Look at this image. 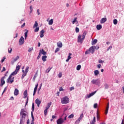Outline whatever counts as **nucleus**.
<instances>
[{
    "label": "nucleus",
    "mask_w": 124,
    "mask_h": 124,
    "mask_svg": "<svg viewBox=\"0 0 124 124\" xmlns=\"http://www.w3.org/2000/svg\"><path fill=\"white\" fill-rule=\"evenodd\" d=\"M20 116H21L20 121V124H24V122H25V119H26V116H27V111L25 108H22L21 109Z\"/></svg>",
    "instance_id": "1"
},
{
    "label": "nucleus",
    "mask_w": 124,
    "mask_h": 124,
    "mask_svg": "<svg viewBox=\"0 0 124 124\" xmlns=\"http://www.w3.org/2000/svg\"><path fill=\"white\" fill-rule=\"evenodd\" d=\"M86 35H87V31H84L82 34V35L79 34L78 37V43H80V44H82L83 43V42L84 41V39L86 38Z\"/></svg>",
    "instance_id": "2"
},
{
    "label": "nucleus",
    "mask_w": 124,
    "mask_h": 124,
    "mask_svg": "<svg viewBox=\"0 0 124 124\" xmlns=\"http://www.w3.org/2000/svg\"><path fill=\"white\" fill-rule=\"evenodd\" d=\"M14 74L12 75V73L9 76V78L7 79V83H9V84H12L13 82H14V77H12V76H14Z\"/></svg>",
    "instance_id": "3"
},
{
    "label": "nucleus",
    "mask_w": 124,
    "mask_h": 124,
    "mask_svg": "<svg viewBox=\"0 0 124 124\" xmlns=\"http://www.w3.org/2000/svg\"><path fill=\"white\" fill-rule=\"evenodd\" d=\"M69 102V99L67 96H65L61 99V103L62 104H67Z\"/></svg>",
    "instance_id": "4"
},
{
    "label": "nucleus",
    "mask_w": 124,
    "mask_h": 124,
    "mask_svg": "<svg viewBox=\"0 0 124 124\" xmlns=\"http://www.w3.org/2000/svg\"><path fill=\"white\" fill-rule=\"evenodd\" d=\"M29 68H30V67L29 66H27L25 71L24 70H22L23 74L21 77L22 79H24L25 76H27V74L28 73V72H29Z\"/></svg>",
    "instance_id": "5"
},
{
    "label": "nucleus",
    "mask_w": 124,
    "mask_h": 124,
    "mask_svg": "<svg viewBox=\"0 0 124 124\" xmlns=\"http://www.w3.org/2000/svg\"><path fill=\"white\" fill-rule=\"evenodd\" d=\"M91 83H92V84L93 85H99V84H100V81L98 79H93Z\"/></svg>",
    "instance_id": "6"
},
{
    "label": "nucleus",
    "mask_w": 124,
    "mask_h": 124,
    "mask_svg": "<svg viewBox=\"0 0 124 124\" xmlns=\"http://www.w3.org/2000/svg\"><path fill=\"white\" fill-rule=\"evenodd\" d=\"M21 67V66H20V65H18L16 67V70L13 72V73H12V75H16V74H17V73H18V71H19V70L20 69V68Z\"/></svg>",
    "instance_id": "7"
},
{
    "label": "nucleus",
    "mask_w": 124,
    "mask_h": 124,
    "mask_svg": "<svg viewBox=\"0 0 124 124\" xmlns=\"http://www.w3.org/2000/svg\"><path fill=\"white\" fill-rule=\"evenodd\" d=\"M25 43V40H24V37L21 36L19 40V45H23Z\"/></svg>",
    "instance_id": "8"
},
{
    "label": "nucleus",
    "mask_w": 124,
    "mask_h": 124,
    "mask_svg": "<svg viewBox=\"0 0 124 124\" xmlns=\"http://www.w3.org/2000/svg\"><path fill=\"white\" fill-rule=\"evenodd\" d=\"M4 78L5 77H3L1 78L0 79V87H2V86H3V85L5 84V81H4Z\"/></svg>",
    "instance_id": "9"
},
{
    "label": "nucleus",
    "mask_w": 124,
    "mask_h": 124,
    "mask_svg": "<svg viewBox=\"0 0 124 124\" xmlns=\"http://www.w3.org/2000/svg\"><path fill=\"white\" fill-rule=\"evenodd\" d=\"M96 93V91L91 93L87 95L86 98H90V97H91V96L94 95V94H95Z\"/></svg>",
    "instance_id": "10"
},
{
    "label": "nucleus",
    "mask_w": 124,
    "mask_h": 124,
    "mask_svg": "<svg viewBox=\"0 0 124 124\" xmlns=\"http://www.w3.org/2000/svg\"><path fill=\"white\" fill-rule=\"evenodd\" d=\"M89 51L91 54H93L94 53V46H92L91 47L89 48Z\"/></svg>",
    "instance_id": "11"
},
{
    "label": "nucleus",
    "mask_w": 124,
    "mask_h": 124,
    "mask_svg": "<svg viewBox=\"0 0 124 124\" xmlns=\"http://www.w3.org/2000/svg\"><path fill=\"white\" fill-rule=\"evenodd\" d=\"M36 104H37V107H39V105L41 104V101L39 100L38 98L36 99L35 101Z\"/></svg>",
    "instance_id": "12"
},
{
    "label": "nucleus",
    "mask_w": 124,
    "mask_h": 124,
    "mask_svg": "<svg viewBox=\"0 0 124 124\" xmlns=\"http://www.w3.org/2000/svg\"><path fill=\"white\" fill-rule=\"evenodd\" d=\"M19 56H17L16 58H14L13 60L11 62L12 64H14L15 62H17V60H19Z\"/></svg>",
    "instance_id": "13"
},
{
    "label": "nucleus",
    "mask_w": 124,
    "mask_h": 124,
    "mask_svg": "<svg viewBox=\"0 0 124 124\" xmlns=\"http://www.w3.org/2000/svg\"><path fill=\"white\" fill-rule=\"evenodd\" d=\"M62 123H63V119L62 118H60L57 121V124H62Z\"/></svg>",
    "instance_id": "14"
},
{
    "label": "nucleus",
    "mask_w": 124,
    "mask_h": 124,
    "mask_svg": "<svg viewBox=\"0 0 124 124\" xmlns=\"http://www.w3.org/2000/svg\"><path fill=\"white\" fill-rule=\"evenodd\" d=\"M106 21H107V18L106 17H104L101 19L100 23L104 24V23H105V22H106Z\"/></svg>",
    "instance_id": "15"
},
{
    "label": "nucleus",
    "mask_w": 124,
    "mask_h": 124,
    "mask_svg": "<svg viewBox=\"0 0 124 124\" xmlns=\"http://www.w3.org/2000/svg\"><path fill=\"white\" fill-rule=\"evenodd\" d=\"M38 87V83L36 85L34 89V92H33V95L34 96L35 95V93H36V91H37V88Z\"/></svg>",
    "instance_id": "16"
},
{
    "label": "nucleus",
    "mask_w": 124,
    "mask_h": 124,
    "mask_svg": "<svg viewBox=\"0 0 124 124\" xmlns=\"http://www.w3.org/2000/svg\"><path fill=\"white\" fill-rule=\"evenodd\" d=\"M31 117L32 118V121L31 124H34V117L33 116V114L32 113V112H31Z\"/></svg>",
    "instance_id": "17"
},
{
    "label": "nucleus",
    "mask_w": 124,
    "mask_h": 124,
    "mask_svg": "<svg viewBox=\"0 0 124 124\" xmlns=\"http://www.w3.org/2000/svg\"><path fill=\"white\" fill-rule=\"evenodd\" d=\"M57 45L59 48H62V43L59 42L57 43Z\"/></svg>",
    "instance_id": "18"
},
{
    "label": "nucleus",
    "mask_w": 124,
    "mask_h": 124,
    "mask_svg": "<svg viewBox=\"0 0 124 124\" xmlns=\"http://www.w3.org/2000/svg\"><path fill=\"white\" fill-rule=\"evenodd\" d=\"M14 94L15 95H18L19 94V90L17 89V88L15 89Z\"/></svg>",
    "instance_id": "19"
},
{
    "label": "nucleus",
    "mask_w": 124,
    "mask_h": 124,
    "mask_svg": "<svg viewBox=\"0 0 124 124\" xmlns=\"http://www.w3.org/2000/svg\"><path fill=\"white\" fill-rule=\"evenodd\" d=\"M40 34L41 38H42V37H44V30H42L40 31Z\"/></svg>",
    "instance_id": "20"
},
{
    "label": "nucleus",
    "mask_w": 124,
    "mask_h": 124,
    "mask_svg": "<svg viewBox=\"0 0 124 124\" xmlns=\"http://www.w3.org/2000/svg\"><path fill=\"white\" fill-rule=\"evenodd\" d=\"M24 98H27V96H28V91L25 90L23 93Z\"/></svg>",
    "instance_id": "21"
},
{
    "label": "nucleus",
    "mask_w": 124,
    "mask_h": 124,
    "mask_svg": "<svg viewBox=\"0 0 124 124\" xmlns=\"http://www.w3.org/2000/svg\"><path fill=\"white\" fill-rule=\"evenodd\" d=\"M72 55V54L71 53H69V55L67 59L66 60V62H68L69 61V60H70V59H71V55Z\"/></svg>",
    "instance_id": "22"
},
{
    "label": "nucleus",
    "mask_w": 124,
    "mask_h": 124,
    "mask_svg": "<svg viewBox=\"0 0 124 124\" xmlns=\"http://www.w3.org/2000/svg\"><path fill=\"white\" fill-rule=\"evenodd\" d=\"M108 110H109V103L108 104V106L106 107V109L105 110L106 115H107V114H108Z\"/></svg>",
    "instance_id": "23"
},
{
    "label": "nucleus",
    "mask_w": 124,
    "mask_h": 124,
    "mask_svg": "<svg viewBox=\"0 0 124 124\" xmlns=\"http://www.w3.org/2000/svg\"><path fill=\"white\" fill-rule=\"evenodd\" d=\"M96 29H97V30H98V31H99V30H101V29H102V26H101V25H100V24L97 25L96 26Z\"/></svg>",
    "instance_id": "24"
},
{
    "label": "nucleus",
    "mask_w": 124,
    "mask_h": 124,
    "mask_svg": "<svg viewBox=\"0 0 124 124\" xmlns=\"http://www.w3.org/2000/svg\"><path fill=\"white\" fill-rule=\"evenodd\" d=\"M78 23V20H77V17H75L74 19L72 21V23L74 25L75 23Z\"/></svg>",
    "instance_id": "25"
},
{
    "label": "nucleus",
    "mask_w": 124,
    "mask_h": 124,
    "mask_svg": "<svg viewBox=\"0 0 124 124\" xmlns=\"http://www.w3.org/2000/svg\"><path fill=\"white\" fill-rule=\"evenodd\" d=\"M46 59H47V56L46 55L43 56L42 57V60L44 62H46Z\"/></svg>",
    "instance_id": "26"
},
{
    "label": "nucleus",
    "mask_w": 124,
    "mask_h": 124,
    "mask_svg": "<svg viewBox=\"0 0 124 124\" xmlns=\"http://www.w3.org/2000/svg\"><path fill=\"white\" fill-rule=\"evenodd\" d=\"M52 105V102H50L49 103H48L47 104V106L46 107V109L48 110V109H49V108H50V106Z\"/></svg>",
    "instance_id": "27"
},
{
    "label": "nucleus",
    "mask_w": 124,
    "mask_h": 124,
    "mask_svg": "<svg viewBox=\"0 0 124 124\" xmlns=\"http://www.w3.org/2000/svg\"><path fill=\"white\" fill-rule=\"evenodd\" d=\"M95 76H97L99 74V71L98 70H96L94 71Z\"/></svg>",
    "instance_id": "28"
},
{
    "label": "nucleus",
    "mask_w": 124,
    "mask_h": 124,
    "mask_svg": "<svg viewBox=\"0 0 124 124\" xmlns=\"http://www.w3.org/2000/svg\"><path fill=\"white\" fill-rule=\"evenodd\" d=\"M26 31L24 33L25 34V39H27V37H28V33L29 32V31L26 30Z\"/></svg>",
    "instance_id": "29"
},
{
    "label": "nucleus",
    "mask_w": 124,
    "mask_h": 124,
    "mask_svg": "<svg viewBox=\"0 0 124 124\" xmlns=\"http://www.w3.org/2000/svg\"><path fill=\"white\" fill-rule=\"evenodd\" d=\"M38 26V23H37V21L35 22V24H34L33 26V28L34 29L35 28H37V26Z\"/></svg>",
    "instance_id": "30"
},
{
    "label": "nucleus",
    "mask_w": 124,
    "mask_h": 124,
    "mask_svg": "<svg viewBox=\"0 0 124 124\" xmlns=\"http://www.w3.org/2000/svg\"><path fill=\"white\" fill-rule=\"evenodd\" d=\"M41 54H42V55H46L47 54V52L46 51H45L44 50V49H42V51H41Z\"/></svg>",
    "instance_id": "31"
},
{
    "label": "nucleus",
    "mask_w": 124,
    "mask_h": 124,
    "mask_svg": "<svg viewBox=\"0 0 124 124\" xmlns=\"http://www.w3.org/2000/svg\"><path fill=\"white\" fill-rule=\"evenodd\" d=\"M96 43H97V40L96 39H94L93 41H92V45H94V44H96Z\"/></svg>",
    "instance_id": "32"
},
{
    "label": "nucleus",
    "mask_w": 124,
    "mask_h": 124,
    "mask_svg": "<svg viewBox=\"0 0 124 124\" xmlns=\"http://www.w3.org/2000/svg\"><path fill=\"white\" fill-rule=\"evenodd\" d=\"M53 19H51L48 21V25H53Z\"/></svg>",
    "instance_id": "33"
},
{
    "label": "nucleus",
    "mask_w": 124,
    "mask_h": 124,
    "mask_svg": "<svg viewBox=\"0 0 124 124\" xmlns=\"http://www.w3.org/2000/svg\"><path fill=\"white\" fill-rule=\"evenodd\" d=\"M113 24L114 25H117L118 24V20L117 19H115L113 20Z\"/></svg>",
    "instance_id": "34"
},
{
    "label": "nucleus",
    "mask_w": 124,
    "mask_h": 124,
    "mask_svg": "<svg viewBox=\"0 0 124 124\" xmlns=\"http://www.w3.org/2000/svg\"><path fill=\"white\" fill-rule=\"evenodd\" d=\"M74 117V114H72L68 116L69 119H73Z\"/></svg>",
    "instance_id": "35"
},
{
    "label": "nucleus",
    "mask_w": 124,
    "mask_h": 124,
    "mask_svg": "<svg viewBox=\"0 0 124 124\" xmlns=\"http://www.w3.org/2000/svg\"><path fill=\"white\" fill-rule=\"evenodd\" d=\"M81 120L80 119H78L75 123L76 124H79Z\"/></svg>",
    "instance_id": "36"
},
{
    "label": "nucleus",
    "mask_w": 124,
    "mask_h": 124,
    "mask_svg": "<svg viewBox=\"0 0 124 124\" xmlns=\"http://www.w3.org/2000/svg\"><path fill=\"white\" fill-rule=\"evenodd\" d=\"M8 53H9V54H11V52H12V48L9 47L8 49Z\"/></svg>",
    "instance_id": "37"
},
{
    "label": "nucleus",
    "mask_w": 124,
    "mask_h": 124,
    "mask_svg": "<svg viewBox=\"0 0 124 124\" xmlns=\"http://www.w3.org/2000/svg\"><path fill=\"white\" fill-rule=\"evenodd\" d=\"M52 68H53V67H52L50 68H48V69H47L46 70V73H49V72H50V71L52 69Z\"/></svg>",
    "instance_id": "38"
},
{
    "label": "nucleus",
    "mask_w": 124,
    "mask_h": 124,
    "mask_svg": "<svg viewBox=\"0 0 124 124\" xmlns=\"http://www.w3.org/2000/svg\"><path fill=\"white\" fill-rule=\"evenodd\" d=\"M41 57V50H40L39 54L37 57V60H39Z\"/></svg>",
    "instance_id": "39"
},
{
    "label": "nucleus",
    "mask_w": 124,
    "mask_h": 124,
    "mask_svg": "<svg viewBox=\"0 0 124 124\" xmlns=\"http://www.w3.org/2000/svg\"><path fill=\"white\" fill-rule=\"evenodd\" d=\"M33 111H34V103H33L32 104V112H33Z\"/></svg>",
    "instance_id": "40"
},
{
    "label": "nucleus",
    "mask_w": 124,
    "mask_h": 124,
    "mask_svg": "<svg viewBox=\"0 0 124 124\" xmlns=\"http://www.w3.org/2000/svg\"><path fill=\"white\" fill-rule=\"evenodd\" d=\"M81 69V65H78L77 67V70H80Z\"/></svg>",
    "instance_id": "41"
},
{
    "label": "nucleus",
    "mask_w": 124,
    "mask_h": 124,
    "mask_svg": "<svg viewBox=\"0 0 124 124\" xmlns=\"http://www.w3.org/2000/svg\"><path fill=\"white\" fill-rule=\"evenodd\" d=\"M39 31V27H37L34 31V32H37Z\"/></svg>",
    "instance_id": "42"
},
{
    "label": "nucleus",
    "mask_w": 124,
    "mask_h": 124,
    "mask_svg": "<svg viewBox=\"0 0 124 124\" xmlns=\"http://www.w3.org/2000/svg\"><path fill=\"white\" fill-rule=\"evenodd\" d=\"M37 77V73H36L33 78V80H35V78Z\"/></svg>",
    "instance_id": "43"
},
{
    "label": "nucleus",
    "mask_w": 124,
    "mask_h": 124,
    "mask_svg": "<svg viewBox=\"0 0 124 124\" xmlns=\"http://www.w3.org/2000/svg\"><path fill=\"white\" fill-rule=\"evenodd\" d=\"M94 123H95V117H93V120L92 121V122L91 124H94Z\"/></svg>",
    "instance_id": "44"
},
{
    "label": "nucleus",
    "mask_w": 124,
    "mask_h": 124,
    "mask_svg": "<svg viewBox=\"0 0 124 124\" xmlns=\"http://www.w3.org/2000/svg\"><path fill=\"white\" fill-rule=\"evenodd\" d=\"M47 111H48V109H47L46 108V109L44 110L45 116H46L47 115Z\"/></svg>",
    "instance_id": "45"
},
{
    "label": "nucleus",
    "mask_w": 124,
    "mask_h": 124,
    "mask_svg": "<svg viewBox=\"0 0 124 124\" xmlns=\"http://www.w3.org/2000/svg\"><path fill=\"white\" fill-rule=\"evenodd\" d=\"M7 90V87H5V88L4 89V90L3 91V93H2V94H3V93H5V92H6V90Z\"/></svg>",
    "instance_id": "46"
},
{
    "label": "nucleus",
    "mask_w": 124,
    "mask_h": 124,
    "mask_svg": "<svg viewBox=\"0 0 124 124\" xmlns=\"http://www.w3.org/2000/svg\"><path fill=\"white\" fill-rule=\"evenodd\" d=\"M84 117V115L83 114V113H82L80 116V117L78 119H80V120H82L83 119V117Z\"/></svg>",
    "instance_id": "47"
},
{
    "label": "nucleus",
    "mask_w": 124,
    "mask_h": 124,
    "mask_svg": "<svg viewBox=\"0 0 124 124\" xmlns=\"http://www.w3.org/2000/svg\"><path fill=\"white\" fill-rule=\"evenodd\" d=\"M79 31H80V30H79V28H78V27H76V32L77 33L79 32Z\"/></svg>",
    "instance_id": "48"
},
{
    "label": "nucleus",
    "mask_w": 124,
    "mask_h": 124,
    "mask_svg": "<svg viewBox=\"0 0 124 124\" xmlns=\"http://www.w3.org/2000/svg\"><path fill=\"white\" fill-rule=\"evenodd\" d=\"M33 47H31V48H30L28 49V52H31V51H33Z\"/></svg>",
    "instance_id": "49"
},
{
    "label": "nucleus",
    "mask_w": 124,
    "mask_h": 124,
    "mask_svg": "<svg viewBox=\"0 0 124 124\" xmlns=\"http://www.w3.org/2000/svg\"><path fill=\"white\" fill-rule=\"evenodd\" d=\"M28 103H29V97H28L27 99V101H26V104H25V107L27 106Z\"/></svg>",
    "instance_id": "50"
},
{
    "label": "nucleus",
    "mask_w": 124,
    "mask_h": 124,
    "mask_svg": "<svg viewBox=\"0 0 124 124\" xmlns=\"http://www.w3.org/2000/svg\"><path fill=\"white\" fill-rule=\"evenodd\" d=\"M94 48L95 49V50H98L99 49V46H94Z\"/></svg>",
    "instance_id": "51"
},
{
    "label": "nucleus",
    "mask_w": 124,
    "mask_h": 124,
    "mask_svg": "<svg viewBox=\"0 0 124 124\" xmlns=\"http://www.w3.org/2000/svg\"><path fill=\"white\" fill-rule=\"evenodd\" d=\"M90 53H91V51H90V49H89V50H87L85 52L86 55H88V54H90Z\"/></svg>",
    "instance_id": "52"
},
{
    "label": "nucleus",
    "mask_w": 124,
    "mask_h": 124,
    "mask_svg": "<svg viewBox=\"0 0 124 124\" xmlns=\"http://www.w3.org/2000/svg\"><path fill=\"white\" fill-rule=\"evenodd\" d=\"M60 51V48H57L55 50V53H57V52H59Z\"/></svg>",
    "instance_id": "53"
},
{
    "label": "nucleus",
    "mask_w": 124,
    "mask_h": 124,
    "mask_svg": "<svg viewBox=\"0 0 124 124\" xmlns=\"http://www.w3.org/2000/svg\"><path fill=\"white\" fill-rule=\"evenodd\" d=\"M93 107H94V108H97V103L94 104V105H93Z\"/></svg>",
    "instance_id": "54"
},
{
    "label": "nucleus",
    "mask_w": 124,
    "mask_h": 124,
    "mask_svg": "<svg viewBox=\"0 0 124 124\" xmlns=\"http://www.w3.org/2000/svg\"><path fill=\"white\" fill-rule=\"evenodd\" d=\"M108 87H109V86H108V84H105V89H108Z\"/></svg>",
    "instance_id": "55"
},
{
    "label": "nucleus",
    "mask_w": 124,
    "mask_h": 124,
    "mask_svg": "<svg viewBox=\"0 0 124 124\" xmlns=\"http://www.w3.org/2000/svg\"><path fill=\"white\" fill-rule=\"evenodd\" d=\"M97 120L99 121V117L98 116V111H97Z\"/></svg>",
    "instance_id": "56"
},
{
    "label": "nucleus",
    "mask_w": 124,
    "mask_h": 124,
    "mask_svg": "<svg viewBox=\"0 0 124 124\" xmlns=\"http://www.w3.org/2000/svg\"><path fill=\"white\" fill-rule=\"evenodd\" d=\"M62 91H63V89H62V87H60L59 88V91H60V92H62Z\"/></svg>",
    "instance_id": "57"
},
{
    "label": "nucleus",
    "mask_w": 124,
    "mask_h": 124,
    "mask_svg": "<svg viewBox=\"0 0 124 124\" xmlns=\"http://www.w3.org/2000/svg\"><path fill=\"white\" fill-rule=\"evenodd\" d=\"M62 73H60L58 74V77H59V78H62Z\"/></svg>",
    "instance_id": "58"
},
{
    "label": "nucleus",
    "mask_w": 124,
    "mask_h": 124,
    "mask_svg": "<svg viewBox=\"0 0 124 124\" xmlns=\"http://www.w3.org/2000/svg\"><path fill=\"white\" fill-rule=\"evenodd\" d=\"M6 69H5V67H3L2 70H1V72H3V71H5Z\"/></svg>",
    "instance_id": "59"
},
{
    "label": "nucleus",
    "mask_w": 124,
    "mask_h": 124,
    "mask_svg": "<svg viewBox=\"0 0 124 124\" xmlns=\"http://www.w3.org/2000/svg\"><path fill=\"white\" fill-rule=\"evenodd\" d=\"M26 26V23H24L22 25H21V28H24Z\"/></svg>",
    "instance_id": "60"
},
{
    "label": "nucleus",
    "mask_w": 124,
    "mask_h": 124,
    "mask_svg": "<svg viewBox=\"0 0 124 124\" xmlns=\"http://www.w3.org/2000/svg\"><path fill=\"white\" fill-rule=\"evenodd\" d=\"M74 90V87H72L70 88V91H73Z\"/></svg>",
    "instance_id": "61"
},
{
    "label": "nucleus",
    "mask_w": 124,
    "mask_h": 124,
    "mask_svg": "<svg viewBox=\"0 0 124 124\" xmlns=\"http://www.w3.org/2000/svg\"><path fill=\"white\" fill-rule=\"evenodd\" d=\"M5 60V57H3V59L1 61V62L2 63L3 62H4Z\"/></svg>",
    "instance_id": "62"
},
{
    "label": "nucleus",
    "mask_w": 124,
    "mask_h": 124,
    "mask_svg": "<svg viewBox=\"0 0 124 124\" xmlns=\"http://www.w3.org/2000/svg\"><path fill=\"white\" fill-rule=\"evenodd\" d=\"M112 46H110L107 49V51H108L109 50H110V49H112Z\"/></svg>",
    "instance_id": "63"
},
{
    "label": "nucleus",
    "mask_w": 124,
    "mask_h": 124,
    "mask_svg": "<svg viewBox=\"0 0 124 124\" xmlns=\"http://www.w3.org/2000/svg\"><path fill=\"white\" fill-rule=\"evenodd\" d=\"M100 67H101V64H98L97 65V68H100Z\"/></svg>",
    "instance_id": "64"
}]
</instances>
